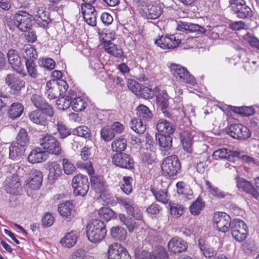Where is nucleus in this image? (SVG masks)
<instances>
[{"instance_id":"bf43d9fd","label":"nucleus","mask_w":259,"mask_h":259,"mask_svg":"<svg viewBox=\"0 0 259 259\" xmlns=\"http://www.w3.org/2000/svg\"><path fill=\"white\" fill-rule=\"evenodd\" d=\"M23 50L25 51V54H23V58L25 61H27V59L29 60V58L33 61L36 60L37 55L36 50L33 47H31L29 45H25L23 48Z\"/></svg>"},{"instance_id":"f704fd0d","label":"nucleus","mask_w":259,"mask_h":259,"mask_svg":"<svg viewBox=\"0 0 259 259\" xmlns=\"http://www.w3.org/2000/svg\"><path fill=\"white\" fill-rule=\"evenodd\" d=\"M90 176L91 186L97 193H102L105 190V182L101 176Z\"/></svg>"},{"instance_id":"412c9836","label":"nucleus","mask_w":259,"mask_h":259,"mask_svg":"<svg viewBox=\"0 0 259 259\" xmlns=\"http://www.w3.org/2000/svg\"><path fill=\"white\" fill-rule=\"evenodd\" d=\"M49 170L48 179L51 184L54 183L62 175V168L56 162H48L46 168Z\"/></svg>"},{"instance_id":"c9c22d12","label":"nucleus","mask_w":259,"mask_h":259,"mask_svg":"<svg viewBox=\"0 0 259 259\" xmlns=\"http://www.w3.org/2000/svg\"><path fill=\"white\" fill-rule=\"evenodd\" d=\"M145 17L149 19H156L162 14V8L157 5H148L144 9Z\"/></svg>"},{"instance_id":"6ab92c4d","label":"nucleus","mask_w":259,"mask_h":259,"mask_svg":"<svg viewBox=\"0 0 259 259\" xmlns=\"http://www.w3.org/2000/svg\"><path fill=\"white\" fill-rule=\"evenodd\" d=\"M7 57L12 67L17 72L21 73L23 66L17 51L14 49L9 50L7 53Z\"/></svg>"},{"instance_id":"9d476101","label":"nucleus","mask_w":259,"mask_h":259,"mask_svg":"<svg viewBox=\"0 0 259 259\" xmlns=\"http://www.w3.org/2000/svg\"><path fill=\"white\" fill-rule=\"evenodd\" d=\"M212 221L219 231L223 233L228 232L230 228L232 221L230 217L224 212H217L213 214Z\"/></svg>"},{"instance_id":"5fc2aeb1","label":"nucleus","mask_w":259,"mask_h":259,"mask_svg":"<svg viewBox=\"0 0 259 259\" xmlns=\"http://www.w3.org/2000/svg\"><path fill=\"white\" fill-rule=\"evenodd\" d=\"M88 103L80 97H75L72 100V108L76 112L82 111L87 107Z\"/></svg>"},{"instance_id":"aec40b11","label":"nucleus","mask_w":259,"mask_h":259,"mask_svg":"<svg viewBox=\"0 0 259 259\" xmlns=\"http://www.w3.org/2000/svg\"><path fill=\"white\" fill-rule=\"evenodd\" d=\"M48 158V153L41 148L36 147L32 149L29 154L27 159L32 164L41 163Z\"/></svg>"},{"instance_id":"6e6552de","label":"nucleus","mask_w":259,"mask_h":259,"mask_svg":"<svg viewBox=\"0 0 259 259\" xmlns=\"http://www.w3.org/2000/svg\"><path fill=\"white\" fill-rule=\"evenodd\" d=\"M169 68L171 74L179 81L192 85L195 83V78L189 73L186 68L179 64H172Z\"/></svg>"},{"instance_id":"0e129e2a","label":"nucleus","mask_w":259,"mask_h":259,"mask_svg":"<svg viewBox=\"0 0 259 259\" xmlns=\"http://www.w3.org/2000/svg\"><path fill=\"white\" fill-rule=\"evenodd\" d=\"M39 66L49 70H53L55 67V62L52 58H42L38 61Z\"/></svg>"},{"instance_id":"3c124183","label":"nucleus","mask_w":259,"mask_h":259,"mask_svg":"<svg viewBox=\"0 0 259 259\" xmlns=\"http://www.w3.org/2000/svg\"><path fill=\"white\" fill-rule=\"evenodd\" d=\"M143 121L138 118L132 119L130 122L131 127L138 134H143L146 129V124Z\"/></svg>"},{"instance_id":"a211bd4d","label":"nucleus","mask_w":259,"mask_h":259,"mask_svg":"<svg viewBox=\"0 0 259 259\" xmlns=\"http://www.w3.org/2000/svg\"><path fill=\"white\" fill-rule=\"evenodd\" d=\"M168 248L170 252L179 253L186 251L188 248L187 243L182 238L178 237L172 238L168 243Z\"/></svg>"},{"instance_id":"7ed1b4c3","label":"nucleus","mask_w":259,"mask_h":259,"mask_svg":"<svg viewBox=\"0 0 259 259\" xmlns=\"http://www.w3.org/2000/svg\"><path fill=\"white\" fill-rule=\"evenodd\" d=\"M6 83L10 88L11 95L17 98L21 97L22 90L24 89L25 82L15 73L7 75L5 79Z\"/></svg>"},{"instance_id":"a19ab883","label":"nucleus","mask_w":259,"mask_h":259,"mask_svg":"<svg viewBox=\"0 0 259 259\" xmlns=\"http://www.w3.org/2000/svg\"><path fill=\"white\" fill-rule=\"evenodd\" d=\"M50 19L46 12H42L41 14L38 12V15H35L33 21L38 27L44 28H47L50 22Z\"/></svg>"},{"instance_id":"37998d69","label":"nucleus","mask_w":259,"mask_h":259,"mask_svg":"<svg viewBox=\"0 0 259 259\" xmlns=\"http://www.w3.org/2000/svg\"><path fill=\"white\" fill-rule=\"evenodd\" d=\"M110 234L112 238L119 241L125 240L127 237L126 231L119 226L112 227L110 229Z\"/></svg>"},{"instance_id":"7c9ffc66","label":"nucleus","mask_w":259,"mask_h":259,"mask_svg":"<svg viewBox=\"0 0 259 259\" xmlns=\"http://www.w3.org/2000/svg\"><path fill=\"white\" fill-rule=\"evenodd\" d=\"M105 50L109 54L117 58H121L123 55V52L120 47L114 44L111 40H106L103 38Z\"/></svg>"},{"instance_id":"58836bf2","label":"nucleus","mask_w":259,"mask_h":259,"mask_svg":"<svg viewBox=\"0 0 259 259\" xmlns=\"http://www.w3.org/2000/svg\"><path fill=\"white\" fill-rule=\"evenodd\" d=\"M111 150L116 153L122 152L127 147V142L123 136L116 138L111 143Z\"/></svg>"},{"instance_id":"393cba45","label":"nucleus","mask_w":259,"mask_h":259,"mask_svg":"<svg viewBox=\"0 0 259 259\" xmlns=\"http://www.w3.org/2000/svg\"><path fill=\"white\" fill-rule=\"evenodd\" d=\"M171 135L163 134H156V142L158 144L161 151L166 152L172 147V139Z\"/></svg>"},{"instance_id":"f3484780","label":"nucleus","mask_w":259,"mask_h":259,"mask_svg":"<svg viewBox=\"0 0 259 259\" xmlns=\"http://www.w3.org/2000/svg\"><path fill=\"white\" fill-rule=\"evenodd\" d=\"M177 29L186 33L195 32L197 34L204 33L206 31L205 28L198 24L186 22H180Z\"/></svg>"},{"instance_id":"052dcab7","label":"nucleus","mask_w":259,"mask_h":259,"mask_svg":"<svg viewBox=\"0 0 259 259\" xmlns=\"http://www.w3.org/2000/svg\"><path fill=\"white\" fill-rule=\"evenodd\" d=\"M57 131L59 133V137L61 140H64L69 136L71 135L72 132L70 129L65 124L58 123L57 124Z\"/></svg>"},{"instance_id":"c756f323","label":"nucleus","mask_w":259,"mask_h":259,"mask_svg":"<svg viewBox=\"0 0 259 259\" xmlns=\"http://www.w3.org/2000/svg\"><path fill=\"white\" fill-rule=\"evenodd\" d=\"M26 149L22 145L12 142L9 147V158L13 160H19L24 155Z\"/></svg>"},{"instance_id":"1a4fd4ad","label":"nucleus","mask_w":259,"mask_h":259,"mask_svg":"<svg viewBox=\"0 0 259 259\" xmlns=\"http://www.w3.org/2000/svg\"><path fill=\"white\" fill-rule=\"evenodd\" d=\"M111 158L112 163L116 166L130 170L134 168V160L130 154L123 152L116 153Z\"/></svg>"},{"instance_id":"2eb2a0df","label":"nucleus","mask_w":259,"mask_h":259,"mask_svg":"<svg viewBox=\"0 0 259 259\" xmlns=\"http://www.w3.org/2000/svg\"><path fill=\"white\" fill-rule=\"evenodd\" d=\"M181 43V40L176 39L174 35L161 36L155 40V44L162 49H172L177 48Z\"/></svg>"},{"instance_id":"72a5a7b5","label":"nucleus","mask_w":259,"mask_h":259,"mask_svg":"<svg viewBox=\"0 0 259 259\" xmlns=\"http://www.w3.org/2000/svg\"><path fill=\"white\" fill-rule=\"evenodd\" d=\"M138 119L143 121L145 123L151 120L153 114L150 110L145 105H139L136 108Z\"/></svg>"},{"instance_id":"e433bc0d","label":"nucleus","mask_w":259,"mask_h":259,"mask_svg":"<svg viewBox=\"0 0 259 259\" xmlns=\"http://www.w3.org/2000/svg\"><path fill=\"white\" fill-rule=\"evenodd\" d=\"M198 244L201 252L206 258L214 259L217 253L212 248L208 246L205 240L199 239Z\"/></svg>"},{"instance_id":"dca6fc26","label":"nucleus","mask_w":259,"mask_h":259,"mask_svg":"<svg viewBox=\"0 0 259 259\" xmlns=\"http://www.w3.org/2000/svg\"><path fill=\"white\" fill-rule=\"evenodd\" d=\"M240 152L237 151H231L226 148H221L215 150L212 157L214 159H225L229 161L234 162L236 158H239Z\"/></svg>"},{"instance_id":"f257e3e1","label":"nucleus","mask_w":259,"mask_h":259,"mask_svg":"<svg viewBox=\"0 0 259 259\" xmlns=\"http://www.w3.org/2000/svg\"><path fill=\"white\" fill-rule=\"evenodd\" d=\"M106 224L100 219H92L86 227V234L88 239L93 243L101 242L106 235Z\"/></svg>"},{"instance_id":"bb28decb","label":"nucleus","mask_w":259,"mask_h":259,"mask_svg":"<svg viewBox=\"0 0 259 259\" xmlns=\"http://www.w3.org/2000/svg\"><path fill=\"white\" fill-rule=\"evenodd\" d=\"M156 128L159 134L172 135L175 131L174 124L164 119H160L156 124Z\"/></svg>"},{"instance_id":"4d7b16f0","label":"nucleus","mask_w":259,"mask_h":259,"mask_svg":"<svg viewBox=\"0 0 259 259\" xmlns=\"http://www.w3.org/2000/svg\"><path fill=\"white\" fill-rule=\"evenodd\" d=\"M231 231L232 237L238 242L244 241L247 238L248 234V228L239 230L234 229Z\"/></svg>"},{"instance_id":"4be33fe9","label":"nucleus","mask_w":259,"mask_h":259,"mask_svg":"<svg viewBox=\"0 0 259 259\" xmlns=\"http://www.w3.org/2000/svg\"><path fill=\"white\" fill-rule=\"evenodd\" d=\"M58 211L64 218L71 219L75 214L74 205L69 201L60 203L58 207Z\"/></svg>"},{"instance_id":"49530a36","label":"nucleus","mask_w":259,"mask_h":259,"mask_svg":"<svg viewBox=\"0 0 259 259\" xmlns=\"http://www.w3.org/2000/svg\"><path fill=\"white\" fill-rule=\"evenodd\" d=\"M149 259H168V255L165 249L160 245L156 246L150 253Z\"/></svg>"},{"instance_id":"9b49d317","label":"nucleus","mask_w":259,"mask_h":259,"mask_svg":"<svg viewBox=\"0 0 259 259\" xmlns=\"http://www.w3.org/2000/svg\"><path fill=\"white\" fill-rule=\"evenodd\" d=\"M227 132L231 137L238 140H246L251 136L249 128L240 124H231L227 128Z\"/></svg>"},{"instance_id":"b1692460","label":"nucleus","mask_w":259,"mask_h":259,"mask_svg":"<svg viewBox=\"0 0 259 259\" xmlns=\"http://www.w3.org/2000/svg\"><path fill=\"white\" fill-rule=\"evenodd\" d=\"M237 186L239 189L250 194L254 198L258 199L259 193L249 181L243 178H239L237 180Z\"/></svg>"},{"instance_id":"c03bdc74","label":"nucleus","mask_w":259,"mask_h":259,"mask_svg":"<svg viewBox=\"0 0 259 259\" xmlns=\"http://www.w3.org/2000/svg\"><path fill=\"white\" fill-rule=\"evenodd\" d=\"M98 216L99 219H103L106 222H108L111 219L116 218V214L110 207L104 206L98 210Z\"/></svg>"},{"instance_id":"79ce46f5","label":"nucleus","mask_w":259,"mask_h":259,"mask_svg":"<svg viewBox=\"0 0 259 259\" xmlns=\"http://www.w3.org/2000/svg\"><path fill=\"white\" fill-rule=\"evenodd\" d=\"M133 179L132 177L124 176L122 181L119 183V186L121 191L127 195H130L133 191Z\"/></svg>"},{"instance_id":"864d4df0","label":"nucleus","mask_w":259,"mask_h":259,"mask_svg":"<svg viewBox=\"0 0 259 259\" xmlns=\"http://www.w3.org/2000/svg\"><path fill=\"white\" fill-rule=\"evenodd\" d=\"M100 137L101 139L104 142H109L114 139L115 135L110 127V126L106 125L101 129Z\"/></svg>"},{"instance_id":"0eeeda50","label":"nucleus","mask_w":259,"mask_h":259,"mask_svg":"<svg viewBox=\"0 0 259 259\" xmlns=\"http://www.w3.org/2000/svg\"><path fill=\"white\" fill-rule=\"evenodd\" d=\"M71 185L75 196H84L89 189L88 177L80 174L76 175L73 177Z\"/></svg>"},{"instance_id":"4468645a","label":"nucleus","mask_w":259,"mask_h":259,"mask_svg":"<svg viewBox=\"0 0 259 259\" xmlns=\"http://www.w3.org/2000/svg\"><path fill=\"white\" fill-rule=\"evenodd\" d=\"M91 155L90 149L87 147H84L80 152V156L83 161H78L76 163L78 168L86 170L89 175L94 174L95 172L91 162L88 160Z\"/></svg>"},{"instance_id":"ea45409f","label":"nucleus","mask_w":259,"mask_h":259,"mask_svg":"<svg viewBox=\"0 0 259 259\" xmlns=\"http://www.w3.org/2000/svg\"><path fill=\"white\" fill-rule=\"evenodd\" d=\"M29 137L26 130L21 128L17 134L15 141L13 142L26 148L29 145Z\"/></svg>"},{"instance_id":"473e14b6","label":"nucleus","mask_w":259,"mask_h":259,"mask_svg":"<svg viewBox=\"0 0 259 259\" xmlns=\"http://www.w3.org/2000/svg\"><path fill=\"white\" fill-rule=\"evenodd\" d=\"M81 9L83 18L86 22L92 26H96L97 12L95 8L94 9L89 8L87 10L85 8H82Z\"/></svg>"},{"instance_id":"5701e85b","label":"nucleus","mask_w":259,"mask_h":259,"mask_svg":"<svg viewBox=\"0 0 259 259\" xmlns=\"http://www.w3.org/2000/svg\"><path fill=\"white\" fill-rule=\"evenodd\" d=\"M18 176L13 174L11 176H8L5 183V188L7 192L11 194H16L18 192V188L20 187Z\"/></svg>"},{"instance_id":"680f3d73","label":"nucleus","mask_w":259,"mask_h":259,"mask_svg":"<svg viewBox=\"0 0 259 259\" xmlns=\"http://www.w3.org/2000/svg\"><path fill=\"white\" fill-rule=\"evenodd\" d=\"M62 0H49V9L52 11H56L58 14H62L63 11L64 5L60 2Z\"/></svg>"},{"instance_id":"8fccbe9b","label":"nucleus","mask_w":259,"mask_h":259,"mask_svg":"<svg viewBox=\"0 0 259 259\" xmlns=\"http://www.w3.org/2000/svg\"><path fill=\"white\" fill-rule=\"evenodd\" d=\"M204 206L205 202L202 198L198 197L191 204L189 210L191 214L196 215L200 213Z\"/></svg>"},{"instance_id":"e2e57ef3","label":"nucleus","mask_w":259,"mask_h":259,"mask_svg":"<svg viewBox=\"0 0 259 259\" xmlns=\"http://www.w3.org/2000/svg\"><path fill=\"white\" fill-rule=\"evenodd\" d=\"M125 210L128 214L132 216L137 220H140L142 218V213L135 203Z\"/></svg>"},{"instance_id":"a878e982","label":"nucleus","mask_w":259,"mask_h":259,"mask_svg":"<svg viewBox=\"0 0 259 259\" xmlns=\"http://www.w3.org/2000/svg\"><path fill=\"white\" fill-rule=\"evenodd\" d=\"M194 135L192 133L183 131L180 133V140L185 151L188 153L193 152L192 145L194 143Z\"/></svg>"},{"instance_id":"774afa93","label":"nucleus","mask_w":259,"mask_h":259,"mask_svg":"<svg viewBox=\"0 0 259 259\" xmlns=\"http://www.w3.org/2000/svg\"><path fill=\"white\" fill-rule=\"evenodd\" d=\"M244 39L250 44V45L259 50V39L249 32H247L244 36Z\"/></svg>"},{"instance_id":"09e8293b","label":"nucleus","mask_w":259,"mask_h":259,"mask_svg":"<svg viewBox=\"0 0 259 259\" xmlns=\"http://www.w3.org/2000/svg\"><path fill=\"white\" fill-rule=\"evenodd\" d=\"M205 184L207 186L209 193L212 196L219 199L223 198L226 196L225 192L221 191L218 187L212 185L208 180H205Z\"/></svg>"},{"instance_id":"2f4dec72","label":"nucleus","mask_w":259,"mask_h":259,"mask_svg":"<svg viewBox=\"0 0 259 259\" xmlns=\"http://www.w3.org/2000/svg\"><path fill=\"white\" fill-rule=\"evenodd\" d=\"M24 111V106L20 103L12 104L8 110V116L9 118L15 120L19 118Z\"/></svg>"},{"instance_id":"423d86ee","label":"nucleus","mask_w":259,"mask_h":259,"mask_svg":"<svg viewBox=\"0 0 259 259\" xmlns=\"http://www.w3.org/2000/svg\"><path fill=\"white\" fill-rule=\"evenodd\" d=\"M231 9L235 16L242 19H248L253 15L251 9L244 0H229Z\"/></svg>"},{"instance_id":"603ef678","label":"nucleus","mask_w":259,"mask_h":259,"mask_svg":"<svg viewBox=\"0 0 259 259\" xmlns=\"http://www.w3.org/2000/svg\"><path fill=\"white\" fill-rule=\"evenodd\" d=\"M151 191L157 201L164 204H166L168 202L169 198L167 194V192L165 190L156 189L154 188H151Z\"/></svg>"},{"instance_id":"338daca9","label":"nucleus","mask_w":259,"mask_h":259,"mask_svg":"<svg viewBox=\"0 0 259 259\" xmlns=\"http://www.w3.org/2000/svg\"><path fill=\"white\" fill-rule=\"evenodd\" d=\"M62 165L65 174L68 175L73 174L76 170L74 165L68 159H62Z\"/></svg>"},{"instance_id":"f8f14e48","label":"nucleus","mask_w":259,"mask_h":259,"mask_svg":"<svg viewBox=\"0 0 259 259\" xmlns=\"http://www.w3.org/2000/svg\"><path fill=\"white\" fill-rule=\"evenodd\" d=\"M108 259H131L126 249L118 243H113L109 246Z\"/></svg>"},{"instance_id":"cd10ccee","label":"nucleus","mask_w":259,"mask_h":259,"mask_svg":"<svg viewBox=\"0 0 259 259\" xmlns=\"http://www.w3.org/2000/svg\"><path fill=\"white\" fill-rule=\"evenodd\" d=\"M42 173L39 170L33 169L30 172V182L29 185L32 189H38L41 185L42 182Z\"/></svg>"},{"instance_id":"13d9d810","label":"nucleus","mask_w":259,"mask_h":259,"mask_svg":"<svg viewBox=\"0 0 259 259\" xmlns=\"http://www.w3.org/2000/svg\"><path fill=\"white\" fill-rule=\"evenodd\" d=\"M118 217L120 221L127 227L129 232L134 231L136 227V222L132 218H127L123 213H119Z\"/></svg>"},{"instance_id":"69168bd1","label":"nucleus","mask_w":259,"mask_h":259,"mask_svg":"<svg viewBox=\"0 0 259 259\" xmlns=\"http://www.w3.org/2000/svg\"><path fill=\"white\" fill-rule=\"evenodd\" d=\"M155 92L154 93L151 89L141 85L137 95L145 99H150L152 98Z\"/></svg>"},{"instance_id":"ddd939ff","label":"nucleus","mask_w":259,"mask_h":259,"mask_svg":"<svg viewBox=\"0 0 259 259\" xmlns=\"http://www.w3.org/2000/svg\"><path fill=\"white\" fill-rule=\"evenodd\" d=\"M155 95L156 97L157 104L164 116L171 118L172 115L169 112L170 108L168 102L169 96L166 93L165 91H158L157 92L155 91Z\"/></svg>"},{"instance_id":"20e7f679","label":"nucleus","mask_w":259,"mask_h":259,"mask_svg":"<svg viewBox=\"0 0 259 259\" xmlns=\"http://www.w3.org/2000/svg\"><path fill=\"white\" fill-rule=\"evenodd\" d=\"M40 143L47 153L56 156L60 155L63 153L60 142L52 135H45L40 140Z\"/></svg>"},{"instance_id":"4c0bfd02","label":"nucleus","mask_w":259,"mask_h":259,"mask_svg":"<svg viewBox=\"0 0 259 259\" xmlns=\"http://www.w3.org/2000/svg\"><path fill=\"white\" fill-rule=\"evenodd\" d=\"M77 238L76 232L72 231L66 233L65 236L61 239L60 242L63 246L70 248L75 244Z\"/></svg>"},{"instance_id":"39448f33","label":"nucleus","mask_w":259,"mask_h":259,"mask_svg":"<svg viewBox=\"0 0 259 259\" xmlns=\"http://www.w3.org/2000/svg\"><path fill=\"white\" fill-rule=\"evenodd\" d=\"M181 163L176 155H171L164 159L161 164L163 174L169 178L173 177L181 170Z\"/></svg>"},{"instance_id":"de8ad7c7","label":"nucleus","mask_w":259,"mask_h":259,"mask_svg":"<svg viewBox=\"0 0 259 259\" xmlns=\"http://www.w3.org/2000/svg\"><path fill=\"white\" fill-rule=\"evenodd\" d=\"M46 88V94L48 95V97L51 100L57 98L62 96L57 88L55 86L54 84H53L52 80L47 81Z\"/></svg>"},{"instance_id":"c85d7f7f","label":"nucleus","mask_w":259,"mask_h":259,"mask_svg":"<svg viewBox=\"0 0 259 259\" xmlns=\"http://www.w3.org/2000/svg\"><path fill=\"white\" fill-rule=\"evenodd\" d=\"M28 117L33 123L46 126L48 124V119L41 111L35 110L29 113Z\"/></svg>"},{"instance_id":"a18cd8bd","label":"nucleus","mask_w":259,"mask_h":259,"mask_svg":"<svg viewBox=\"0 0 259 259\" xmlns=\"http://www.w3.org/2000/svg\"><path fill=\"white\" fill-rule=\"evenodd\" d=\"M72 133L74 135H76L89 140H91L92 137L91 130L85 125L79 126L74 128Z\"/></svg>"},{"instance_id":"f03ea898","label":"nucleus","mask_w":259,"mask_h":259,"mask_svg":"<svg viewBox=\"0 0 259 259\" xmlns=\"http://www.w3.org/2000/svg\"><path fill=\"white\" fill-rule=\"evenodd\" d=\"M32 16L24 11H19L13 17L11 21L8 22L10 29L15 26L21 31L26 32L29 30L32 26Z\"/></svg>"},{"instance_id":"6e6d98bb","label":"nucleus","mask_w":259,"mask_h":259,"mask_svg":"<svg viewBox=\"0 0 259 259\" xmlns=\"http://www.w3.org/2000/svg\"><path fill=\"white\" fill-rule=\"evenodd\" d=\"M29 59V60L27 59V61H25V66L27 73L31 77L36 78L38 77V72L36 69L37 66L35 61L31 60L30 58Z\"/></svg>"}]
</instances>
